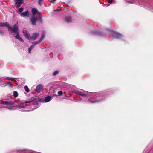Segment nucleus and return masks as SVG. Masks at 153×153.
I'll use <instances>...</instances> for the list:
<instances>
[{
	"label": "nucleus",
	"mask_w": 153,
	"mask_h": 153,
	"mask_svg": "<svg viewBox=\"0 0 153 153\" xmlns=\"http://www.w3.org/2000/svg\"><path fill=\"white\" fill-rule=\"evenodd\" d=\"M17 81H18V80L16 78H13V81H15V82H17Z\"/></svg>",
	"instance_id": "f704fd0d"
},
{
	"label": "nucleus",
	"mask_w": 153,
	"mask_h": 153,
	"mask_svg": "<svg viewBox=\"0 0 153 153\" xmlns=\"http://www.w3.org/2000/svg\"><path fill=\"white\" fill-rule=\"evenodd\" d=\"M102 101V99H100L99 100H96L95 101H89V102H91V103H95L99 102H100V101Z\"/></svg>",
	"instance_id": "412c9836"
},
{
	"label": "nucleus",
	"mask_w": 153,
	"mask_h": 153,
	"mask_svg": "<svg viewBox=\"0 0 153 153\" xmlns=\"http://www.w3.org/2000/svg\"><path fill=\"white\" fill-rule=\"evenodd\" d=\"M24 88L26 92H29L30 90L28 88V86H25L24 87Z\"/></svg>",
	"instance_id": "4be33fe9"
},
{
	"label": "nucleus",
	"mask_w": 153,
	"mask_h": 153,
	"mask_svg": "<svg viewBox=\"0 0 153 153\" xmlns=\"http://www.w3.org/2000/svg\"><path fill=\"white\" fill-rule=\"evenodd\" d=\"M26 105H25L24 104H22L20 105H19L17 106V107L19 109H21L22 108H24L26 107Z\"/></svg>",
	"instance_id": "6ab92c4d"
},
{
	"label": "nucleus",
	"mask_w": 153,
	"mask_h": 153,
	"mask_svg": "<svg viewBox=\"0 0 153 153\" xmlns=\"http://www.w3.org/2000/svg\"><path fill=\"white\" fill-rule=\"evenodd\" d=\"M7 83L8 84H9V85H10V86H11V87H13V85L12 84L10 83V82H7Z\"/></svg>",
	"instance_id": "2f4dec72"
},
{
	"label": "nucleus",
	"mask_w": 153,
	"mask_h": 153,
	"mask_svg": "<svg viewBox=\"0 0 153 153\" xmlns=\"http://www.w3.org/2000/svg\"><path fill=\"white\" fill-rule=\"evenodd\" d=\"M1 23H0V26H1Z\"/></svg>",
	"instance_id": "ea45409f"
},
{
	"label": "nucleus",
	"mask_w": 153,
	"mask_h": 153,
	"mask_svg": "<svg viewBox=\"0 0 153 153\" xmlns=\"http://www.w3.org/2000/svg\"><path fill=\"white\" fill-rule=\"evenodd\" d=\"M14 78H13L12 77H5V79H7L8 80H11V81H13V79Z\"/></svg>",
	"instance_id": "a878e982"
},
{
	"label": "nucleus",
	"mask_w": 153,
	"mask_h": 153,
	"mask_svg": "<svg viewBox=\"0 0 153 153\" xmlns=\"http://www.w3.org/2000/svg\"><path fill=\"white\" fill-rule=\"evenodd\" d=\"M8 28L9 30H10L12 32L15 33V34L18 33V27L16 24L14 25L13 27L9 25Z\"/></svg>",
	"instance_id": "f257e3e1"
},
{
	"label": "nucleus",
	"mask_w": 153,
	"mask_h": 153,
	"mask_svg": "<svg viewBox=\"0 0 153 153\" xmlns=\"http://www.w3.org/2000/svg\"><path fill=\"white\" fill-rule=\"evenodd\" d=\"M92 34L95 35H97L100 36H103L105 35H103L101 33L98 32V31L97 30H96L94 32H92Z\"/></svg>",
	"instance_id": "f8f14e48"
},
{
	"label": "nucleus",
	"mask_w": 153,
	"mask_h": 153,
	"mask_svg": "<svg viewBox=\"0 0 153 153\" xmlns=\"http://www.w3.org/2000/svg\"><path fill=\"white\" fill-rule=\"evenodd\" d=\"M13 95L15 97H16L18 95V93L16 91H14L13 92Z\"/></svg>",
	"instance_id": "5701e85b"
},
{
	"label": "nucleus",
	"mask_w": 153,
	"mask_h": 153,
	"mask_svg": "<svg viewBox=\"0 0 153 153\" xmlns=\"http://www.w3.org/2000/svg\"><path fill=\"white\" fill-rule=\"evenodd\" d=\"M33 102V100H27L25 102V103H30Z\"/></svg>",
	"instance_id": "b1692460"
},
{
	"label": "nucleus",
	"mask_w": 153,
	"mask_h": 153,
	"mask_svg": "<svg viewBox=\"0 0 153 153\" xmlns=\"http://www.w3.org/2000/svg\"><path fill=\"white\" fill-rule=\"evenodd\" d=\"M55 0H53L51 1V2L52 3H54L55 2Z\"/></svg>",
	"instance_id": "c9c22d12"
},
{
	"label": "nucleus",
	"mask_w": 153,
	"mask_h": 153,
	"mask_svg": "<svg viewBox=\"0 0 153 153\" xmlns=\"http://www.w3.org/2000/svg\"><path fill=\"white\" fill-rule=\"evenodd\" d=\"M45 33L44 32H43L42 33V35H41V38H40V39L39 40V42H37V43H39L41 42L43 39H44V38L45 36Z\"/></svg>",
	"instance_id": "4468645a"
},
{
	"label": "nucleus",
	"mask_w": 153,
	"mask_h": 153,
	"mask_svg": "<svg viewBox=\"0 0 153 153\" xmlns=\"http://www.w3.org/2000/svg\"><path fill=\"white\" fill-rule=\"evenodd\" d=\"M3 77H1V78H0V80H2L1 79V78H2Z\"/></svg>",
	"instance_id": "58836bf2"
},
{
	"label": "nucleus",
	"mask_w": 153,
	"mask_h": 153,
	"mask_svg": "<svg viewBox=\"0 0 153 153\" xmlns=\"http://www.w3.org/2000/svg\"><path fill=\"white\" fill-rule=\"evenodd\" d=\"M16 35L15 36V37L17 39H18L20 37V36L19 34V33H16Z\"/></svg>",
	"instance_id": "bb28decb"
},
{
	"label": "nucleus",
	"mask_w": 153,
	"mask_h": 153,
	"mask_svg": "<svg viewBox=\"0 0 153 153\" xmlns=\"http://www.w3.org/2000/svg\"><path fill=\"white\" fill-rule=\"evenodd\" d=\"M43 2V0H38V3L39 5H41Z\"/></svg>",
	"instance_id": "393cba45"
},
{
	"label": "nucleus",
	"mask_w": 153,
	"mask_h": 153,
	"mask_svg": "<svg viewBox=\"0 0 153 153\" xmlns=\"http://www.w3.org/2000/svg\"><path fill=\"white\" fill-rule=\"evenodd\" d=\"M128 2H131V3H134L138 5H140V4L139 3V0H126Z\"/></svg>",
	"instance_id": "423d86ee"
},
{
	"label": "nucleus",
	"mask_w": 153,
	"mask_h": 153,
	"mask_svg": "<svg viewBox=\"0 0 153 153\" xmlns=\"http://www.w3.org/2000/svg\"><path fill=\"white\" fill-rule=\"evenodd\" d=\"M58 73V71H55L53 74V76H55Z\"/></svg>",
	"instance_id": "c756f323"
},
{
	"label": "nucleus",
	"mask_w": 153,
	"mask_h": 153,
	"mask_svg": "<svg viewBox=\"0 0 153 153\" xmlns=\"http://www.w3.org/2000/svg\"><path fill=\"white\" fill-rule=\"evenodd\" d=\"M23 33H24L25 37L28 40H30L31 39V36L28 32L26 30H23Z\"/></svg>",
	"instance_id": "7ed1b4c3"
},
{
	"label": "nucleus",
	"mask_w": 153,
	"mask_h": 153,
	"mask_svg": "<svg viewBox=\"0 0 153 153\" xmlns=\"http://www.w3.org/2000/svg\"><path fill=\"white\" fill-rule=\"evenodd\" d=\"M111 33L114 38L120 39L123 37L122 35L117 32L112 31Z\"/></svg>",
	"instance_id": "f03ea898"
},
{
	"label": "nucleus",
	"mask_w": 153,
	"mask_h": 153,
	"mask_svg": "<svg viewBox=\"0 0 153 153\" xmlns=\"http://www.w3.org/2000/svg\"><path fill=\"white\" fill-rule=\"evenodd\" d=\"M37 43H35H35H33V44L30 47V48H28V52H29V53H31V51L32 50L34 46Z\"/></svg>",
	"instance_id": "f3484780"
},
{
	"label": "nucleus",
	"mask_w": 153,
	"mask_h": 153,
	"mask_svg": "<svg viewBox=\"0 0 153 153\" xmlns=\"http://www.w3.org/2000/svg\"><path fill=\"white\" fill-rule=\"evenodd\" d=\"M29 12L28 11L22 13L20 14L21 16L23 17H28L29 16Z\"/></svg>",
	"instance_id": "39448f33"
},
{
	"label": "nucleus",
	"mask_w": 153,
	"mask_h": 153,
	"mask_svg": "<svg viewBox=\"0 0 153 153\" xmlns=\"http://www.w3.org/2000/svg\"><path fill=\"white\" fill-rule=\"evenodd\" d=\"M63 94V92L62 91H59L58 92V94L59 96H61Z\"/></svg>",
	"instance_id": "cd10ccee"
},
{
	"label": "nucleus",
	"mask_w": 153,
	"mask_h": 153,
	"mask_svg": "<svg viewBox=\"0 0 153 153\" xmlns=\"http://www.w3.org/2000/svg\"><path fill=\"white\" fill-rule=\"evenodd\" d=\"M6 108L8 109H10V110H11V109H13L12 108V107H10V106H7L6 107Z\"/></svg>",
	"instance_id": "473e14b6"
},
{
	"label": "nucleus",
	"mask_w": 153,
	"mask_h": 153,
	"mask_svg": "<svg viewBox=\"0 0 153 153\" xmlns=\"http://www.w3.org/2000/svg\"><path fill=\"white\" fill-rule=\"evenodd\" d=\"M4 105H13L15 103L13 101H1V103Z\"/></svg>",
	"instance_id": "20e7f679"
},
{
	"label": "nucleus",
	"mask_w": 153,
	"mask_h": 153,
	"mask_svg": "<svg viewBox=\"0 0 153 153\" xmlns=\"http://www.w3.org/2000/svg\"><path fill=\"white\" fill-rule=\"evenodd\" d=\"M23 0H15V4L17 5V7H19L23 3Z\"/></svg>",
	"instance_id": "1a4fd4ad"
},
{
	"label": "nucleus",
	"mask_w": 153,
	"mask_h": 153,
	"mask_svg": "<svg viewBox=\"0 0 153 153\" xmlns=\"http://www.w3.org/2000/svg\"><path fill=\"white\" fill-rule=\"evenodd\" d=\"M9 25V24L7 22L1 23V26H5L8 27Z\"/></svg>",
	"instance_id": "2eb2a0df"
},
{
	"label": "nucleus",
	"mask_w": 153,
	"mask_h": 153,
	"mask_svg": "<svg viewBox=\"0 0 153 153\" xmlns=\"http://www.w3.org/2000/svg\"><path fill=\"white\" fill-rule=\"evenodd\" d=\"M43 87V86L42 84H40L38 85L36 87V91L38 93L40 92L41 91Z\"/></svg>",
	"instance_id": "6e6552de"
},
{
	"label": "nucleus",
	"mask_w": 153,
	"mask_h": 153,
	"mask_svg": "<svg viewBox=\"0 0 153 153\" xmlns=\"http://www.w3.org/2000/svg\"><path fill=\"white\" fill-rule=\"evenodd\" d=\"M75 93L76 94H79L82 97H88L89 96V95L88 94H86L83 93L79 91H76Z\"/></svg>",
	"instance_id": "0eeeda50"
},
{
	"label": "nucleus",
	"mask_w": 153,
	"mask_h": 153,
	"mask_svg": "<svg viewBox=\"0 0 153 153\" xmlns=\"http://www.w3.org/2000/svg\"><path fill=\"white\" fill-rule=\"evenodd\" d=\"M24 10V9L22 7L20 8L18 10V11L19 12H22Z\"/></svg>",
	"instance_id": "c85d7f7f"
},
{
	"label": "nucleus",
	"mask_w": 153,
	"mask_h": 153,
	"mask_svg": "<svg viewBox=\"0 0 153 153\" xmlns=\"http://www.w3.org/2000/svg\"><path fill=\"white\" fill-rule=\"evenodd\" d=\"M94 97L93 98H97L98 97L103 96L102 95L100 94V93H94ZM92 98H93L92 97Z\"/></svg>",
	"instance_id": "a211bd4d"
},
{
	"label": "nucleus",
	"mask_w": 153,
	"mask_h": 153,
	"mask_svg": "<svg viewBox=\"0 0 153 153\" xmlns=\"http://www.w3.org/2000/svg\"><path fill=\"white\" fill-rule=\"evenodd\" d=\"M113 0H109L108 1V2L110 4H111L113 2Z\"/></svg>",
	"instance_id": "72a5a7b5"
},
{
	"label": "nucleus",
	"mask_w": 153,
	"mask_h": 153,
	"mask_svg": "<svg viewBox=\"0 0 153 153\" xmlns=\"http://www.w3.org/2000/svg\"><path fill=\"white\" fill-rule=\"evenodd\" d=\"M20 41L22 42H24V40L22 39L20 37L18 39Z\"/></svg>",
	"instance_id": "7c9ffc66"
},
{
	"label": "nucleus",
	"mask_w": 153,
	"mask_h": 153,
	"mask_svg": "<svg viewBox=\"0 0 153 153\" xmlns=\"http://www.w3.org/2000/svg\"><path fill=\"white\" fill-rule=\"evenodd\" d=\"M52 99V98L50 96H48L45 97L44 99L45 102H48L50 101Z\"/></svg>",
	"instance_id": "ddd939ff"
},
{
	"label": "nucleus",
	"mask_w": 153,
	"mask_h": 153,
	"mask_svg": "<svg viewBox=\"0 0 153 153\" xmlns=\"http://www.w3.org/2000/svg\"><path fill=\"white\" fill-rule=\"evenodd\" d=\"M31 21L32 25H35L36 23V21H37V19L34 16H32L31 19Z\"/></svg>",
	"instance_id": "9d476101"
},
{
	"label": "nucleus",
	"mask_w": 153,
	"mask_h": 153,
	"mask_svg": "<svg viewBox=\"0 0 153 153\" xmlns=\"http://www.w3.org/2000/svg\"><path fill=\"white\" fill-rule=\"evenodd\" d=\"M39 34L37 33H33L32 35V36H31V39H32L33 40L36 39V38L38 36H39Z\"/></svg>",
	"instance_id": "9b49d317"
},
{
	"label": "nucleus",
	"mask_w": 153,
	"mask_h": 153,
	"mask_svg": "<svg viewBox=\"0 0 153 153\" xmlns=\"http://www.w3.org/2000/svg\"><path fill=\"white\" fill-rule=\"evenodd\" d=\"M84 92H86L88 93H90V92H87V91H84Z\"/></svg>",
	"instance_id": "e433bc0d"
},
{
	"label": "nucleus",
	"mask_w": 153,
	"mask_h": 153,
	"mask_svg": "<svg viewBox=\"0 0 153 153\" xmlns=\"http://www.w3.org/2000/svg\"><path fill=\"white\" fill-rule=\"evenodd\" d=\"M37 11H38L37 10L36 8H33L32 9L31 12H32V14L33 15L36 14V13H37Z\"/></svg>",
	"instance_id": "aec40b11"
},
{
	"label": "nucleus",
	"mask_w": 153,
	"mask_h": 153,
	"mask_svg": "<svg viewBox=\"0 0 153 153\" xmlns=\"http://www.w3.org/2000/svg\"><path fill=\"white\" fill-rule=\"evenodd\" d=\"M65 21L68 23H70L71 22L72 19L70 17H66L65 18Z\"/></svg>",
	"instance_id": "dca6fc26"
},
{
	"label": "nucleus",
	"mask_w": 153,
	"mask_h": 153,
	"mask_svg": "<svg viewBox=\"0 0 153 153\" xmlns=\"http://www.w3.org/2000/svg\"><path fill=\"white\" fill-rule=\"evenodd\" d=\"M58 10H58L57 9V10H54V11H58Z\"/></svg>",
	"instance_id": "4c0bfd02"
}]
</instances>
